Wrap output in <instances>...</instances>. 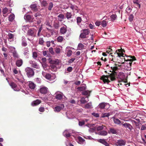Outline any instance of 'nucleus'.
<instances>
[{
	"mask_svg": "<svg viewBox=\"0 0 146 146\" xmlns=\"http://www.w3.org/2000/svg\"><path fill=\"white\" fill-rule=\"evenodd\" d=\"M128 57L130 58L131 59H127L126 60L125 58H123L125 60V61H126V63H124V68L127 70H131V65L132 64L131 62L136 60V59L134 56H129Z\"/></svg>",
	"mask_w": 146,
	"mask_h": 146,
	"instance_id": "nucleus-1",
	"label": "nucleus"
},
{
	"mask_svg": "<svg viewBox=\"0 0 146 146\" xmlns=\"http://www.w3.org/2000/svg\"><path fill=\"white\" fill-rule=\"evenodd\" d=\"M101 80H102L104 83L108 84L110 82V80L111 81L115 80V77L111 75H108L102 76L100 78Z\"/></svg>",
	"mask_w": 146,
	"mask_h": 146,
	"instance_id": "nucleus-2",
	"label": "nucleus"
},
{
	"mask_svg": "<svg viewBox=\"0 0 146 146\" xmlns=\"http://www.w3.org/2000/svg\"><path fill=\"white\" fill-rule=\"evenodd\" d=\"M55 94V98L56 99L59 100H62L64 101L67 100V98L64 96L62 92L57 91L56 92Z\"/></svg>",
	"mask_w": 146,
	"mask_h": 146,
	"instance_id": "nucleus-3",
	"label": "nucleus"
},
{
	"mask_svg": "<svg viewBox=\"0 0 146 146\" xmlns=\"http://www.w3.org/2000/svg\"><path fill=\"white\" fill-rule=\"evenodd\" d=\"M81 33L80 35V38H86V36L90 33L89 30L87 29H84L81 31Z\"/></svg>",
	"mask_w": 146,
	"mask_h": 146,
	"instance_id": "nucleus-4",
	"label": "nucleus"
},
{
	"mask_svg": "<svg viewBox=\"0 0 146 146\" xmlns=\"http://www.w3.org/2000/svg\"><path fill=\"white\" fill-rule=\"evenodd\" d=\"M25 71L27 75L29 77H31L33 76L34 72L33 70L31 68L27 67L25 69Z\"/></svg>",
	"mask_w": 146,
	"mask_h": 146,
	"instance_id": "nucleus-5",
	"label": "nucleus"
},
{
	"mask_svg": "<svg viewBox=\"0 0 146 146\" xmlns=\"http://www.w3.org/2000/svg\"><path fill=\"white\" fill-rule=\"evenodd\" d=\"M64 107V104H61L59 106H58L54 108V111L55 112H58L60 111Z\"/></svg>",
	"mask_w": 146,
	"mask_h": 146,
	"instance_id": "nucleus-6",
	"label": "nucleus"
},
{
	"mask_svg": "<svg viewBox=\"0 0 146 146\" xmlns=\"http://www.w3.org/2000/svg\"><path fill=\"white\" fill-rule=\"evenodd\" d=\"M9 84L12 88L13 89L14 91H18L20 90L17 87L16 84L15 83L12 82L9 83Z\"/></svg>",
	"mask_w": 146,
	"mask_h": 146,
	"instance_id": "nucleus-7",
	"label": "nucleus"
},
{
	"mask_svg": "<svg viewBox=\"0 0 146 146\" xmlns=\"http://www.w3.org/2000/svg\"><path fill=\"white\" fill-rule=\"evenodd\" d=\"M72 132V131L70 130H66L64 132L63 135L66 137H69L71 136Z\"/></svg>",
	"mask_w": 146,
	"mask_h": 146,
	"instance_id": "nucleus-8",
	"label": "nucleus"
},
{
	"mask_svg": "<svg viewBox=\"0 0 146 146\" xmlns=\"http://www.w3.org/2000/svg\"><path fill=\"white\" fill-rule=\"evenodd\" d=\"M29 62L30 64L31 65V66L33 68L37 69H39L40 68L39 65L37 64L36 62L32 60H30L29 61Z\"/></svg>",
	"mask_w": 146,
	"mask_h": 146,
	"instance_id": "nucleus-9",
	"label": "nucleus"
},
{
	"mask_svg": "<svg viewBox=\"0 0 146 146\" xmlns=\"http://www.w3.org/2000/svg\"><path fill=\"white\" fill-rule=\"evenodd\" d=\"M48 88L46 87L43 86L40 88V92L42 94H45L47 93Z\"/></svg>",
	"mask_w": 146,
	"mask_h": 146,
	"instance_id": "nucleus-10",
	"label": "nucleus"
},
{
	"mask_svg": "<svg viewBox=\"0 0 146 146\" xmlns=\"http://www.w3.org/2000/svg\"><path fill=\"white\" fill-rule=\"evenodd\" d=\"M126 141L122 139H119L117 141V143L119 146H123L125 145Z\"/></svg>",
	"mask_w": 146,
	"mask_h": 146,
	"instance_id": "nucleus-11",
	"label": "nucleus"
},
{
	"mask_svg": "<svg viewBox=\"0 0 146 146\" xmlns=\"http://www.w3.org/2000/svg\"><path fill=\"white\" fill-rule=\"evenodd\" d=\"M36 32L35 30H33L30 29L27 31V34L29 36H35Z\"/></svg>",
	"mask_w": 146,
	"mask_h": 146,
	"instance_id": "nucleus-12",
	"label": "nucleus"
},
{
	"mask_svg": "<svg viewBox=\"0 0 146 146\" xmlns=\"http://www.w3.org/2000/svg\"><path fill=\"white\" fill-rule=\"evenodd\" d=\"M122 125L125 128H128L130 131L133 129L132 126L129 123H124L122 124Z\"/></svg>",
	"mask_w": 146,
	"mask_h": 146,
	"instance_id": "nucleus-13",
	"label": "nucleus"
},
{
	"mask_svg": "<svg viewBox=\"0 0 146 146\" xmlns=\"http://www.w3.org/2000/svg\"><path fill=\"white\" fill-rule=\"evenodd\" d=\"M78 142L81 144L85 145L86 143L85 140L80 136L78 138Z\"/></svg>",
	"mask_w": 146,
	"mask_h": 146,
	"instance_id": "nucleus-14",
	"label": "nucleus"
},
{
	"mask_svg": "<svg viewBox=\"0 0 146 146\" xmlns=\"http://www.w3.org/2000/svg\"><path fill=\"white\" fill-rule=\"evenodd\" d=\"M97 140L98 142L102 143L106 146H109V144L104 139H99Z\"/></svg>",
	"mask_w": 146,
	"mask_h": 146,
	"instance_id": "nucleus-15",
	"label": "nucleus"
},
{
	"mask_svg": "<svg viewBox=\"0 0 146 146\" xmlns=\"http://www.w3.org/2000/svg\"><path fill=\"white\" fill-rule=\"evenodd\" d=\"M41 101L39 100H36L34 101L31 103V105L33 106H37L41 103Z\"/></svg>",
	"mask_w": 146,
	"mask_h": 146,
	"instance_id": "nucleus-16",
	"label": "nucleus"
},
{
	"mask_svg": "<svg viewBox=\"0 0 146 146\" xmlns=\"http://www.w3.org/2000/svg\"><path fill=\"white\" fill-rule=\"evenodd\" d=\"M39 1L42 7H45L47 6L48 3L46 0H39Z\"/></svg>",
	"mask_w": 146,
	"mask_h": 146,
	"instance_id": "nucleus-17",
	"label": "nucleus"
},
{
	"mask_svg": "<svg viewBox=\"0 0 146 146\" xmlns=\"http://www.w3.org/2000/svg\"><path fill=\"white\" fill-rule=\"evenodd\" d=\"M59 60L57 59L51 60L50 61V64H55L56 65L58 64L59 63Z\"/></svg>",
	"mask_w": 146,
	"mask_h": 146,
	"instance_id": "nucleus-18",
	"label": "nucleus"
},
{
	"mask_svg": "<svg viewBox=\"0 0 146 146\" xmlns=\"http://www.w3.org/2000/svg\"><path fill=\"white\" fill-rule=\"evenodd\" d=\"M22 46H26L27 45V41L25 37L23 36L22 37Z\"/></svg>",
	"mask_w": 146,
	"mask_h": 146,
	"instance_id": "nucleus-19",
	"label": "nucleus"
},
{
	"mask_svg": "<svg viewBox=\"0 0 146 146\" xmlns=\"http://www.w3.org/2000/svg\"><path fill=\"white\" fill-rule=\"evenodd\" d=\"M23 63V61L22 60L20 59L16 60V65L18 67L21 66L22 64Z\"/></svg>",
	"mask_w": 146,
	"mask_h": 146,
	"instance_id": "nucleus-20",
	"label": "nucleus"
},
{
	"mask_svg": "<svg viewBox=\"0 0 146 146\" xmlns=\"http://www.w3.org/2000/svg\"><path fill=\"white\" fill-rule=\"evenodd\" d=\"M118 51L119 52H121V53H118L117 54H118V56L119 57H123V55L124 54L123 53V52H125V51L124 50L122 49H118Z\"/></svg>",
	"mask_w": 146,
	"mask_h": 146,
	"instance_id": "nucleus-21",
	"label": "nucleus"
},
{
	"mask_svg": "<svg viewBox=\"0 0 146 146\" xmlns=\"http://www.w3.org/2000/svg\"><path fill=\"white\" fill-rule=\"evenodd\" d=\"M86 85L85 84H83L82 86L78 87L77 89L80 91H83L86 89Z\"/></svg>",
	"mask_w": 146,
	"mask_h": 146,
	"instance_id": "nucleus-22",
	"label": "nucleus"
},
{
	"mask_svg": "<svg viewBox=\"0 0 146 146\" xmlns=\"http://www.w3.org/2000/svg\"><path fill=\"white\" fill-rule=\"evenodd\" d=\"M85 46L82 43H79L78 44L77 46V49L78 50H82L85 49Z\"/></svg>",
	"mask_w": 146,
	"mask_h": 146,
	"instance_id": "nucleus-23",
	"label": "nucleus"
},
{
	"mask_svg": "<svg viewBox=\"0 0 146 146\" xmlns=\"http://www.w3.org/2000/svg\"><path fill=\"white\" fill-rule=\"evenodd\" d=\"M83 108L86 109H90L92 108V103L90 102L87 103L84 107H83Z\"/></svg>",
	"mask_w": 146,
	"mask_h": 146,
	"instance_id": "nucleus-24",
	"label": "nucleus"
},
{
	"mask_svg": "<svg viewBox=\"0 0 146 146\" xmlns=\"http://www.w3.org/2000/svg\"><path fill=\"white\" fill-rule=\"evenodd\" d=\"M112 113L111 112L103 113L102 114L101 116V117L104 118L105 117H108Z\"/></svg>",
	"mask_w": 146,
	"mask_h": 146,
	"instance_id": "nucleus-25",
	"label": "nucleus"
},
{
	"mask_svg": "<svg viewBox=\"0 0 146 146\" xmlns=\"http://www.w3.org/2000/svg\"><path fill=\"white\" fill-rule=\"evenodd\" d=\"M11 48L14 51L13 52V56L15 58H18V56L15 50V48L14 47H11Z\"/></svg>",
	"mask_w": 146,
	"mask_h": 146,
	"instance_id": "nucleus-26",
	"label": "nucleus"
},
{
	"mask_svg": "<svg viewBox=\"0 0 146 146\" xmlns=\"http://www.w3.org/2000/svg\"><path fill=\"white\" fill-rule=\"evenodd\" d=\"M13 70L14 75L18 74L19 77H22V75L20 71L18 72V71L15 68H13Z\"/></svg>",
	"mask_w": 146,
	"mask_h": 146,
	"instance_id": "nucleus-27",
	"label": "nucleus"
},
{
	"mask_svg": "<svg viewBox=\"0 0 146 146\" xmlns=\"http://www.w3.org/2000/svg\"><path fill=\"white\" fill-rule=\"evenodd\" d=\"M112 118L113 119L114 122L115 124L117 125H119L121 124V121L119 119L115 118L114 117H113Z\"/></svg>",
	"mask_w": 146,
	"mask_h": 146,
	"instance_id": "nucleus-28",
	"label": "nucleus"
},
{
	"mask_svg": "<svg viewBox=\"0 0 146 146\" xmlns=\"http://www.w3.org/2000/svg\"><path fill=\"white\" fill-rule=\"evenodd\" d=\"M98 134L99 135H101L102 136H106L107 135L108 133L107 131H104L102 130L99 132Z\"/></svg>",
	"mask_w": 146,
	"mask_h": 146,
	"instance_id": "nucleus-29",
	"label": "nucleus"
},
{
	"mask_svg": "<svg viewBox=\"0 0 146 146\" xmlns=\"http://www.w3.org/2000/svg\"><path fill=\"white\" fill-rule=\"evenodd\" d=\"M29 86L31 89H34L36 86V85L33 83L30 82L29 84Z\"/></svg>",
	"mask_w": 146,
	"mask_h": 146,
	"instance_id": "nucleus-30",
	"label": "nucleus"
},
{
	"mask_svg": "<svg viewBox=\"0 0 146 146\" xmlns=\"http://www.w3.org/2000/svg\"><path fill=\"white\" fill-rule=\"evenodd\" d=\"M110 133L113 134H117V131L114 128H110Z\"/></svg>",
	"mask_w": 146,
	"mask_h": 146,
	"instance_id": "nucleus-31",
	"label": "nucleus"
},
{
	"mask_svg": "<svg viewBox=\"0 0 146 146\" xmlns=\"http://www.w3.org/2000/svg\"><path fill=\"white\" fill-rule=\"evenodd\" d=\"M64 17V15L61 14H60L58 17V19L60 21H62L63 20Z\"/></svg>",
	"mask_w": 146,
	"mask_h": 146,
	"instance_id": "nucleus-32",
	"label": "nucleus"
},
{
	"mask_svg": "<svg viewBox=\"0 0 146 146\" xmlns=\"http://www.w3.org/2000/svg\"><path fill=\"white\" fill-rule=\"evenodd\" d=\"M15 18V15L12 14L10 15L9 17V20L10 21H12L14 20Z\"/></svg>",
	"mask_w": 146,
	"mask_h": 146,
	"instance_id": "nucleus-33",
	"label": "nucleus"
},
{
	"mask_svg": "<svg viewBox=\"0 0 146 146\" xmlns=\"http://www.w3.org/2000/svg\"><path fill=\"white\" fill-rule=\"evenodd\" d=\"M62 49V47L60 46V48L56 47L55 48V52L56 53L58 54L60 52V51Z\"/></svg>",
	"mask_w": 146,
	"mask_h": 146,
	"instance_id": "nucleus-34",
	"label": "nucleus"
},
{
	"mask_svg": "<svg viewBox=\"0 0 146 146\" xmlns=\"http://www.w3.org/2000/svg\"><path fill=\"white\" fill-rule=\"evenodd\" d=\"M60 31L61 33L64 34L66 32L67 30L65 27H62L60 28Z\"/></svg>",
	"mask_w": 146,
	"mask_h": 146,
	"instance_id": "nucleus-35",
	"label": "nucleus"
},
{
	"mask_svg": "<svg viewBox=\"0 0 146 146\" xmlns=\"http://www.w3.org/2000/svg\"><path fill=\"white\" fill-rule=\"evenodd\" d=\"M105 104L106 103L104 102L100 103L98 105L99 108L101 109H104L105 108Z\"/></svg>",
	"mask_w": 146,
	"mask_h": 146,
	"instance_id": "nucleus-36",
	"label": "nucleus"
},
{
	"mask_svg": "<svg viewBox=\"0 0 146 146\" xmlns=\"http://www.w3.org/2000/svg\"><path fill=\"white\" fill-rule=\"evenodd\" d=\"M72 16V15L71 13L67 12L66 14V17L67 19L71 18Z\"/></svg>",
	"mask_w": 146,
	"mask_h": 146,
	"instance_id": "nucleus-37",
	"label": "nucleus"
},
{
	"mask_svg": "<svg viewBox=\"0 0 146 146\" xmlns=\"http://www.w3.org/2000/svg\"><path fill=\"white\" fill-rule=\"evenodd\" d=\"M117 17V15L115 14H113L111 15L110 16L111 21H113L116 19Z\"/></svg>",
	"mask_w": 146,
	"mask_h": 146,
	"instance_id": "nucleus-38",
	"label": "nucleus"
},
{
	"mask_svg": "<svg viewBox=\"0 0 146 146\" xmlns=\"http://www.w3.org/2000/svg\"><path fill=\"white\" fill-rule=\"evenodd\" d=\"M24 19L27 21H29L31 19V17L30 15L26 14L24 17Z\"/></svg>",
	"mask_w": 146,
	"mask_h": 146,
	"instance_id": "nucleus-39",
	"label": "nucleus"
},
{
	"mask_svg": "<svg viewBox=\"0 0 146 146\" xmlns=\"http://www.w3.org/2000/svg\"><path fill=\"white\" fill-rule=\"evenodd\" d=\"M31 8L34 10H37L36 5V4H32L30 6Z\"/></svg>",
	"mask_w": 146,
	"mask_h": 146,
	"instance_id": "nucleus-40",
	"label": "nucleus"
},
{
	"mask_svg": "<svg viewBox=\"0 0 146 146\" xmlns=\"http://www.w3.org/2000/svg\"><path fill=\"white\" fill-rule=\"evenodd\" d=\"M53 4L52 2H50L49 4L48 7V9L49 11H51L53 7Z\"/></svg>",
	"mask_w": 146,
	"mask_h": 146,
	"instance_id": "nucleus-41",
	"label": "nucleus"
},
{
	"mask_svg": "<svg viewBox=\"0 0 146 146\" xmlns=\"http://www.w3.org/2000/svg\"><path fill=\"white\" fill-rule=\"evenodd\" d=\"M82 21V19L80 17H78L77 18V24L79 25L80 27V23H81Z\"/></svg>",
	"mask_w": 146,
	"mask_h": 146,
	"instance_id": "nucleus-42",
	"label": "nucleus"
},
{
	"mask_svg": "<svg viewBox=\"0 0 146 146\" xmlns=\"http://www.w3.org/2000/svg\"><path fill=\"white\" fill-rule=\"evenodd\" d=\"M44 42V40L43 38H40L39 39V42L38 43L39 44L42 45H43Z\"/></svg>",
	"mask_w": 146,
	"mask_h": 146,
	"instance_id": "nucleus-43",
	"label": "nucleus"
},
{
	"mask_svg": "<svg viewBox=\"0 0 146 146\" xmlns=\"http://www.w3.org/2000/svg\"><path fill=\"white\" fill-rule=\"evenodd\" d=\"M107 23L105 21L103 20L101 23V25L103 27H106Z\"/></svg>",
	"mask_w": 146,
	"mask_h": 146,
	"instance_id": "nucleus-44",
	"label": "nucleus"
},
{
	"mask_svg": "<svg viewBox=\"0 0 146 146\" xmlns=\"http://www.w3.org/2000/svg\"><path fill=\"white\" fill-rule=\"evenodd\" d=\"M90 92L88 90H85L82 92V94L84 95H88Z\"/></svg>",
	"mask_w": 146,
	"mask_h": 146,
	"instance_id": "nucleus-45",
	"label": "nucleus"
},
{
	"mask_svg": "<svg viewBox=\"0 0 146 146\" xmlns=\"http://www.w3.org/2000/svg\"><path fill=\"white\" fill-rule=\"evenodd\" d=\"M134 16L132 14H131L129 16V19L130 22H132Z\"/></svg>",
	"mask_w": 146,
	"mask_h": 146,
	"instance_id": "nucleus-46",
	"label": "nucleus"
},
{
	"mask_svg": "<svg viewBox=\"0 0 146 146\" xmlns=\"http://www.w3.org/2000/svg\"><path fill=\"white\" fill-rule=\"evenodd\" d=\"M64 39V38L62 36H59L57 38V40L58 42H61Z\"/></svg>",
	"mask_w": 146,
	"mask_h": 146,
	"instance_id": "nucleus-47",
	"label": "nucleus"
},
{
	"mask_svg": "<svg viewBox=\"0 0 146 146\" xmlns=\"http://www.w3.org/2000/svg\"><path fill=\"white\" fill-rule=\"evenodd\" d=\"M29 50L27 48H25L24 49V54L25 55H27L29 54Z\"/></svg>",
	"mask_w": 146,
	"mask_h": 146,
	"instance_id": "nucleus-48",
	"label": "nucleus"
},
{
	"mask_svg": "<svg viewBox=\"0 0 146 146\" xmlns=\"http://www.w3.org/2000/svg\"><path fill=\"white\" fill-rule=\"evenodd\" d=\"M80 102L82 104H85L87 101L85 100V98H82L80 100Z\"/></svg>",
	"mask_w": 146,
	"mask_h": 146,
	"instance_id": "nucleus-49",
	"label": "nucleus"
},
{
	"mask_svg": "<svg viewBox=\"0 0 146 146\" xmlns=\"http://www.w3.org/2000/svg\"><path fill=\"white\" fill-rule=\"evenodd\" d=\"M104 127L103 125L99 126L97 127V130L98 131L101 130L104 128Z\"/></svg>",
	"mask_w": 146,
	"mask_h": 146,
	"instance_id": "nucleus-50",
	"label": "nucleus"
},
{
	"mask_svg": "<svg viewBox=\"0 0 146 146\" xmlns=\"http://www.w3.org/2000/svg\"><path fill=\"white\" fill-rule=\"evenodd\" d=\"M8 11V9L6 7L4 8L2 11L3 13V14H5Z\"/></svg>",
	"mask_w": 146,
	"mask_h": 146,
	"instance_id": "nucleus-51",
	"label": "nucleus"
},
{
	"mask_svg": "<svg viewBox=\"0 0 146 146\" xmlns=\"http://www.w3.org/2000/svg\"><path fill=\"white\" fill-rule=\"evenodd\" d=\"M84 137L86 139H89V140L93 139L95 140H96V139H94L93 138H92L91 137V136H86Z\"/></svg>",
	"mask_w": 146,
	"mask_h": 146,
	"instance_id": "nucleus-52",
	"label": "nucleus"
},
{
	"mask_svg": "<svg viewBox=\"0 0 146 146\" xmlns=\"http://www.w3.org/2000/svg\"><path fill=\"white\" fill-rule=\"evenodd\" d=\"M72 51L71 50H69L68 51L67 54V56H70L72 54Z\"/></svg>",
	"mask_w": 146,
	"mask_h": 146,
	"instance_id": "nucleus-53",
	"label": "nucleus"
},
{
	"mask_svg": "<svg viewBox=\"0 0 146 146\" xmlns=\"http://www.w3.org/2000/svg\"><path fill=\"white\" fill-rule=\"evenodd\" d=\"M92 115L96 117H99V113L96 112H93L92 113Z\"/></svg>",
	"mask_w": 146,
	"mask_h": 146,
	"instance_id": "nucleus-54",
	"label": "nucleus"
},
{
	"mask_svg": "<svg viewBox=\"0 0 146 146\" xmlns=\"http://www.w3.org/2000/svg\"><path fill=\"white\" fill-rule=\"evenodd\" d=\"M85 124L84 121L83 120L79 121V125L80 126H82Z\"/></svg>",
	"mask_w": 146,
	"mask_h": 146,
	"instance_id": "nucleus-55",
	"label": "nucleus"
},
{
	"mask_svg": "<svg viewBox=\"0 0 146 146\" xmlns=\"http://www.w3.org/2000/svg\"><path fill=\"white\" fill-rule=\"evenodd\" d=\"M45 78L46 79L49 80L51 78V76L50 74H46L45 75Z\"/></svg>",
	"mask_w": 146,
	"mask_h": 146,
	"instance_id": "nucleus-56",
	"label": "nucleus"
},
{
	"mask_svg": "<svg viewBox=\"0 0 146 146\" xmlns=\"http://www.w3.org/2000/svg\"><path fill=\"white\" fill-rule=\"evenodd\" d=\"M42 29V27H41L40 28H39L37 34V35L38 36H39L40 35V33Z\"/></svg>",
	"mask_w": 146,
	"mask_h": 146,
	"instance_id": "nucleus-57",
	"label": "nucleus"
},
{
	"mask_svg": "<svg viewBox=\"0 0 146 146\" xmlns=\"http://www.w3.org/2000/svg\"><path fill=\"white\" fill-rule=\"evenodd\" d=\"M42 65L44 69L45 70H46L47 66V64L45 62H44L42 63Z\"/></svg>",
	"mask_w": 146,
	"mask_h": 146,
	"instance_id": "nucleus-58",
	"label": "nucleus"
},
{
	"mask_svg": "<svg viewBox=\"0 0 146 146\" xmlns=\"http://www.w3.org/2000/svg\"><path fill=\"white\" fill-rule=\"evenodd\" d=\"M8 36L9 37V39H11L12 38L14 37V35L11 33H9L8 34Z\"/></svg>",
	"mask_w": 146,
	"mask_h": 146,
	"instance_id": "nucleus-59",
	"label": "nucleus"
},
{
	"mask_svg": "<svg viewBox=\"0 0 146 146\" xmlns=\"http://www.w3.org/2000/svg\"><path fill=\"white\" fill-rule=\"evenodd\" d=\"M33 57L34 58H35L37 57V54L36 52H33Z\"/></svg>",
	"mask_w": 146,
	"mask_h": 146,
	"instance_id": "nucleus-60",
	"label": "nucleus"
},
{
	"mask_svg": "<svg viewBox=\"0 0 146 146\" xmlns=\"http://www.w3.org/2000/svg\"><path fill=\"white\" fill-rule=\"evenodd\" d=\"M110 105L108 103H106L105 105V108H104L106 109H108L109 108H110Z\"/></svg>",
	"mask_w": 146,
	"mask_h": 146,
	"instance_id": "nucleus-61",
	"label": "nucleus"
},
{
	"mask_svg": "<svg viewBox=\"0 0 146 146\" xmlns=\"http://www.w3.org/2000/svg\"><path fill=\"white\" fill-rule=\"evenodd\" d=\"M49 51L52 54H54V52L53 50V49L52 48L50 47L49 48Z\"/></svg>",
	"mask_w": 146,
	"mask_h": 146,
	"instance_id": "nucleus-62",
	"label": "nucleus"
},
{
	"mask_svg": "<svg viewBox=\"0 0 146 146\" xmlns=\"http://www.w3.org/2000/svg\"><path fill=\"white\" fill-rule=\"evenodd\" d=\"M45 24H46V25L50 27H51V25L50 24V23H49L48 21L46 20V21Z\"/></svg>",
	"mask_w": 146,
	"mask_h": 146,
	"instance_id": "nucleus-63",
	"label": "nucleus"
},
{
	"mask_svg": "<svg viewBox=\"0 0 146 146\" xmlns=\"http://www.w3.org/2000/svg\"><path fill=\"white\" fill-rule=\"evenodd\" d=\"M75 60V58H71L68 60V62L69 63H71Z\"/></svg>",
	"mask_w": 146,
	"mask_h": 146,
	"instance_id": "nucleus-64",
	"label": "nucleus"
}]
</instances>
